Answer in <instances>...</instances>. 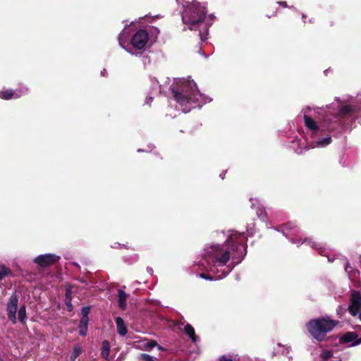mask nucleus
<instances>
[{"label": "nucleus", "instance_id": "3", "mask_svg": "<svg viewBox=\"0 0 361 361\" xmlns=\"http://www.w3.org/2000/svg\"><path fill=\"white\" fill-rule=\"evenodd\" d=\"M174 100L180 106L181 111L186 114L196 107H202L212 101L209 97L202 94L197 84L190 78H176L170 86Z\"/></svg>", "mask_w": 361, "mask_h": 361}, {"label": "nucleus", "instance_id": "49", "mask_svg": "<svg viewBox=\"0 0 361 361\" xmlns=\"http://www.w3.org/2000/svg\"><path fill=\"white\" fill-rule=\"evenodd\" d=\"M310 23H314V20L313 19H310Z\"/></svg>", "mask_w": 361, "mask_h": 361}, {"label": "nucleus", "instance_id": "9", "mask_svg": "<svg viewBox=\"0 0 361 361\" xmlns=\"http://www.w3.org/2000/svg\"><path fill=\"white\" fill-rule=\"evenodd\" d=\"M250 202L251 203L250 207L255 210V213L261 222L266 225L271 224L269 221L267 212L265 210L264 205L262 200L257 197H250Z\"/></svg>", "mask_w": 361, "mask_h": 361}, {"label": "nucleus", "instance_id": "23", "mask_svg": "<svg viewBox=\"0 0 361 361\" xmlns=\"http://www.w3.org/2000/svg\"><path fill=\"white\" fill-rule=\"evenodd\" d=\"M18 319L20 322L25 323L26 319V309L25 305L21 306L18 310Z\"/></svg>", "mask_w": 361, "mask_h": 361}, {"label": "nucleus", "instance_id": "40", "mask_svg": "<svg viewBox=\"0 0 361 361\" xmlns=\"http://www.w3.org/2000/svg\"><path fill=\"white\" fill-rule=\"evenodd\" d=\"M349 268H351L350 266H349V264L347 263L345 266V271L347 272H350V271L348 270Z\"/></svg>", "mask_w": 361, "mask_h": 361}, {"label": "nucleus", "instance_id": "8", "mask_svg": "<svg viewBox=\"0 0 361 361\" xmlns=\"http://www.w3.org/2000/svg\"><path fill=\"white\" fill-rule=\"evenodd\" d=\"M130 37V28H128L127 26H126L123 29V30L121 32V33L119 34L118 37V44L120 45V47L132 56H141L142 52L134 51V50H133L132 48L130 47V45L129 44L130 42H128Z\"/></svg>", "mask_w": 361, "mask_h": 361}, {"label": "nucleus", "instance_id": "18", "mask_svg": "<svg viewBox=\"0 0 361 361\" xmlns=\"http://www.w3.org/2000/svg\"><path fill=\"white\" fill-rule=\"evenodd\" d=\"M184 330L185 334L189 336L193 343H196L197 341V336L195 335V329L190 324H186L184 327Z\"/></svg>", "mask_w": 361, "mask_h": 361}, {"label": "nucleus", "instance_id": "15", "mask_svg": "<svg viewBox=\"0 0 361 361\" xmlns=\"http://www.w3.org/2000/svg\"><path fill=\"white\" fill-rule=\"evenodd\" d=\"M149 94H157L161 93V85L155 77L150 76Z\"/></svg>", "mask_w": 361, "mask_h": 361}, {"label": "nucleus", "instance_id": "2", "mask_svg": "<svg viewBox=\"0 0 361 361\" xmlns=\"http://www.w3.org/2000/svg\"><path fill=\"white\" fill-rule=\"evenodd\" d=\"M247 238L244 232L232 231L226 243L205 248L202 265L206 264L207 268L215 276L212 277L201 274L200 276L208 280H220L226 277L245 256Z\"/></svg>", "mask_w": 361, "mask_h": 361}, {"label": "nucleus", "instance_id": "32", "mask_svg": "<svg viewBox=\"0 0 361 361\" xmlns=\"http://www.w3.org/2000/svg\"><path fill=\"white\" fill-rule=\"evenodd\" d=\"M319 253H320L322 255H323V256H326V257L328 258L329 262H333V260H334V259H330V258H329V255H327V252H326V251L325 250H321L319 251Z\"/></svg>", "mask_w": 361, "mask_h": 361}, {"label": "nucleus", "instance_id": "39", "mask_svg": "<svg viewBox=\"0 0 361 361\" xmlns=\"http://www.w3.org/2000/svg\"><path fill=\"white\" fill-rule=\"evenodd\" d=\"M199 53H200V54H201L202 56H204L205 59H207V58H208V56H207V55H206L205 54H204V53L202 52V51L201 50V49H200Z\"/></svg>", "mask_w": 361, "mask_h": 361}, {"label": "nucleus", "instance_id": "19", "mask_svg": "<svg viewBox=\"0 0 361 361\" xmlns=\"http://www.w3.org/2000/svg\"><path fill=\"white\" fill-rule=\"evenodd\" d=\"M110 352V345L109 341H104L102 342L101 355L105 360H107Z\"/></svg>", "mask_w": 361, "mask_h": 361}, {"label": "nucleus", "instance_id": "29", "mask_svg": "<svg viewBox=\"0 0 361 361\" xmlns=\"http://www.w3.org/2000/svg\"><path fill=\"white\" fill-rule=\"evenodd\" d=\"M154 145L153 144H149L148 146H147V149H137V152H151L154 148Z\"/></svg>", "mask_w": 361, "mask_h": 361}, {"label": "nucleus", "instance_id": "43", "mask_svg": "<svg viewBox=\"0 0 361 361\" xmlns=\"http://www.w3.org/2000/svg\"><path fill=\"white\" fill-rule=\"evenodd\" d=\"M306 17H307L306 15L302 14V18L303 19L304 23H305V19L306 18Z\"/></svg>", "mask_w": 361, "mask_h": 361}, {"label": "nucleus", "instance_id": "4", "mask_svg": "<svg viewBox=\"0 0 361 361\" xmlns=\"http://www.w3.org/2000/svg\"><path fill=\"white\" fill-rule=\"evenodd\" d=\"M336 104L341 117V123L336 126V131L354 128L356 127V122L361 124V91L355 97L343 95Z\"/></svg>", "mask_w": 361, "mask_h": 361}, {"label": "nucleus", "instance_id": "46", "mask_svg": "<svg viewBox=\"0 0 361 361\" xmlns=\"http://www.w3.org/2000/svg\"><path fill=\"white\" fill-rule=\"evenodd\" d=\"M224 173H221L220 174V177L221 178V179H224Z\"/></svg>", "mask_w": 361, "mask_h": 361}, {"label": "nucleus", "instance_id": "22", "mask_svg": "<svg viewBox=\"0 0 361 361\" xmlns=\"http://www.w3.org/2000/svg\"><path fill=\"white\" fill-rule=\"evenodd\" d=\"M89 320H86L85 323L82 322V319H80L79 326V334L81 336H85L87 334V326Z\"/></svg>", "mask_w": 361, "mask_h": 361}, {"label": "nucleus", "instance_id": "45", "mask_svg": "<svg viewBox=\"0 0 361 361\" xmlns=\"http://www.w3.org/2000/svg\"><path fill=\"white\" fill-rule=\"evenodd\" d=\"M288 8H290V9H293L294 11H296V8L294 6H289Z\"/></svg>", "mask_w": 361, "mask_h": 361}, {"label": "nucleus", "instance_id": "17", "mask_svg": "<svg viewBox=\"0 0 361 361\" xmlns=\"http://www.w3.org/2000/svg\"><path fill=\"white\" fill-rule=\"evenodd\" d=\"M128 295L122 290H118V305L122 310L126 307Z\"/></svg>", "mask_w": 361, "mask_h": 361}, {"label": "nucleus", "instance_id": "47", "mask_svg": "<svg viewBox=\"0 0 361 361\" xmlns=\"http://www.w3.org/2000/svg\"><path fill=\"white\" fill-rule=\"evenodd\" d=\"M2 93H3V90H0V98L2 99Z\"/></svg>", "mask_w": 361, "mask_h": 361}, {"label": "nucleus", "instance_id": "52", "mask_svg": "<svg viewBox=\"0 0 361 361\" xmlns=\"http://www.w3.org/2000/svg\"><path fill=\"white\" fill-rule=\"evenodd\" d=\"M180 0H176V2H177L178 4H180Z\"/></svg>", "mask_w": 361, "mask_h": 361}, {"label": "nucleus", "instance_id": "27", "mask_svg": "<svg viewBox=\"0 0 361 361\" xmlns=\"http://www.w3.org/2000/svg\"><path fill=\"white\" fill-rule=\"evenodd\" d=\"M9 273L8 269L4 266H0V281L6 276Z\"/></svg>", "mask_w": 361, "mask_h": 361}, {"label": "nucleus", "instance_id": "7", "mask_svg": "<svg viewBox=\"0 0 361 361\" xmlns=\"http://www.w3.org/2000/svg\"><path fill=\"white\" fill-rule=\"evenodd\" d=\"M149 33L143 29L138 30L130 37L129 44L134 51H140L143 50L148 42Z\"/></svg>", "mask_w": 361, "mask_h": 361}, {"label": "nucleus", "instance_id": "10", "mask_svg": "<svg viewBox=\"0 0 361 361\" xmlns=\"http://www.w3.org/2000/svg\"><path fill=\"white\" fill-rule=\"evenodd\" d=\"M361 308V292L357 290L351 291L350 305L348 307V311L352 316L358 314Z\"/></svg>", "mask_w": 361, "mask_h": 361}, {"label": "nucleus", "instance_id": "35", "mask_svg": "<svg viewBox=\"0 0 361 361\" xmlns=\"http://www.w3.org/2000/svg\"><path fill=\"white\" fill-rule=\"evenodd\" d=\"M111 247H113V248H118V247L122 248V247H126V246L125 245H123V244H120V243H114V245H112Z\"/></svg>", "mask_w": 361, "mask_h": 361}, {"label": "nucleus", "instance_id": "25", "mask_svg": "<svg viewBox=\"0 0 361 361\" xmlns=\"http://www.w3.org/2000/svg\"><path fill=\"white\" fill-rule=\"evenodd\" d=\"M333 355V352L329 350H323L320 354V357L323 361L327 360L329 358L331 357Z\"/></svg>", "mask_w": 361, "mask_h": 361}, {"label": "nucleus", "instance_id": "38", "mask_svg": "<svg viewBox=\"0 0 361 361\" xmlns=\"http://www.w3.org/2000/svg\"><path fill=\"white\" fill-rule=\"evenodd\" d=\"M277 4L284 8L288 7L286 1H277Z\"/></svg>", "mask_w": 361, "mask_h": 361}, {"label": "nucleus", "instance_id": "16", "mask_svg": "<svg viewBox=\"0 0 361 361\" xmlns=\"http://www.w3.org/2000/svg\"><path fill=\"white\" fill-rule=\"evenodd\" d=\"M116 324L118 334H120L122 336H126L127 334V329L125 325L123 319L121 317H118L116 319Z\"/></svg>", "mask_w": 361, "mask_h": 361}, {"label": "nucleus", "instance_id": "5", "mask_svg": "<svg viewBox=\"0 0 361 361\" xmlns=\"http://www.w3.org/2000/svg\"><path fill=\"white\" fill-rule=\"evenodd\" d=\"M183 23L190 30H199L207 13V3L197 0L182 3L180 11Z\"/></svg>", "mask_w": 361, "mask_h": 361}, {"label": "nucleus", "instance_id": "1", "mask_svg": "<svg viewBox=\"0 0 361 361\" xmlns=\"http://www.w3.org/2000/svg\"><path fill=\"white\" fill-rule=\"evenodd\" d=\"M340 99L341 97H338L326 107L313 108L315 118L307 115L312 109L311 107L306 106L302 109L304 123L307 130L306 143L303 146L298 135L293 136L288 142L290 148L294 152L301 154L310 149L324 148L332 142V136L352 130L353 128H345L339 132L336 131V126L340 124L341 121L338 108L336 104Z\"/></svg>", "mask_w": 361, "mask_h": 361}, {"label": "nucleus", "instance_id": "53", "mask_svg": "<svg viewBox=\"0 0 361 361\" xmlns=\"http://www.w3.org/2000/svg\"><path fill=\"white\" fill-rule=\"evenodd\" d=\"M290 227H286L287 230H290Z\"/></svg>", "mask_w": 361, "mask_h": 361}, {"label": "nucleus", "instance_id": "28", "mask_svg": "<svg viewBox=\"0 0 361 361\" xmlns=\"http://www.w3.org/2000/svg\"><path fill=\"white\" fill-rule=\"evenodd\" d=\"M140 52H142V55L140 56L139 57H142V62L144 64H146L147 63H150V59L149 57V56L146 55V54H144V51H140Z\"/></svg>", "mask_w": 361, "mask_h": 361}, {"label": "nucleus", "instance_id": "31", "mask_svg": "<svg viewBox=\"0 0 361 361\" xmlns=\"http://www.w3.org/2000/svg\"><path fill=\"white\" fill-rule=\"evenodd\" d=\"M141 356L145 361H154V358L147 354H142Z\"/></svg>", "mask_w": 361, "mask_h": 361}, {"label": "nucleus", "instance_id": "42", "mask_svg": "<svg viewBox=\"0 0 361 361\" xmlns=\"http://www.w3.org/2000/svg\"><path fill=\"white\" fill-rule=\"evenodd\" d=\"M106 70H105V69H104L102 71H101V75H102V76H105V75H106Z\"/></svg>", "mask_w": 361, "mask_h": 361}, {"label": "nucleus", "instance_id": "54", "mask_svg": "<svg viewBox=\"0 0 361 361\" xmlns=\"http://www.w3.org/2000/svg\"><path fill=\"white\" fill-rule=\"evenodd\" d=\"M338 361H341V360H338Z\"/></svg>", "mask_w": 361, "mask_h": 361}, {"label": "nucleus", "instance_id": "36", "mask_svg": "<svg viewBox=\"0 0 361 361\" xmlns=\"http://www.w3.org/2000/svg\"><path fill=\"white\" fill-rule=\"evenodd\" d=\"M305 242L307 243L308 245L312 247H315L317 245L316 243L312 241L311 240H305Z\"/></svg>", "mask_w": 361, "mask_h": 361}, {"label": "nucleus", "instance_id": "41", "mask_svg": "<svg viewBox=\"0 0 361 361\" xmlns=\"http://www.w3.org/2000/svg\"><path fill=\"white\" fill-rule=\"evenodd\" d=\"M147 271L150 275H152L153 273V269L150 267H147Z\"/></svg>", "mask_w": 361, "mask_h": 361}, {"label": "nucleus", "instance_id": "13", "mask_svg": "<svg viewBox=\"0 0 361 361\" xmlns=\"http://www.w3.org/2000/svg\"><path fill=\"white\" fill-rule=\"evenodd\" d=\"M59 259L60 257L54 254H44L35 257L34 262L40 267H46L57 262Z\"/></svg>", "mask_w": 361, "mask_h": 361}, {"label": "nucleus", "instance_id": "21", "mask_svg": "<svg viewBox=\"0 0 361 361\" xmlns=\"http://www.w3.org/2000/svg\"><path fill=\"white\" fill-rule=\"evenodd\" d=\"M14 91L16 92V99H18L27 94L28 93L29 88L26 85H23L19 88L14 90Z\"/></svg>", "mask_w": 361, "mask_h": 361}, {"label": "nucleus", "instance_id": "26", "mask_svg": "<svg viewBox=\"0 0 361 361\" xmlns=\"http://www.w3.org/2000/svg\"><path fill=\"white\" fill-rule=\"evenodd\" d=\"M81 353L80 347H75L71 356V361H75Z\"/></svg>", "mask_w": 361, "mask_h": 361}, {"label": "nucleus", "instance_id": "6", "mask_svg": "<svg viewBox=\"0 0 361 361\" xmlns=\"http://www.w3.org/2000/svg\"><path fill=\"white\" fill-rule=\"evenodd\" d=\"M338 324L329 317H324L310 320L307 324L310 334L317 341H322L328 332L331 331Z\"/></svg>", "mask_w": 361, "mask_h": 361}, {"label": "nucleus", "instance_id": "33", "mask_svg": "<svg viewBox=\"0 0 361 361\" xmlns=\"http://www.w3.org/2000/svg\"><path fill=\"white\" fill-rule=\"evenodd\" d=\"M157 345V343L154 341L149 342L147 343V349L151 350L152 349L155 345Z\"/></svg>", "mask_w": 361, "mask_h": 361}, {"label": "nucleus", "instance_id": "14", "mask_svg": "<svg viewBox=\"0 0 361 361\" xmlns=\"http://www.w3.org/2000/svg\"><path fill=\"white\" fill-rule=\"evenodd\" d=\"M359 339L357 334L355 332L351 331L341 336L339 341L342 344H347L348 346H355L360 344L357 343Z\"/></svg>", "mask_w": 361, "mask_h": 361}, {"label": "nucleus", "instance_id": "51", "mask_svg": "<svg viewBox=\"0 0 361 361\" xmlns=\"http://www.w3.org/2000/svg\"><path fill=\"white\" fill-rule=\"evenodd\" d=\"M137 256H135V257H134V259H135V260H137Z\"/></svg>", "mask_w": 361, "mask_h": 361}, {"label": "nucleus", "instance_id": "34", "mask_svg": "<svg viewBox=\"0 0 361 361\" xmlns=\"http://www.w3.org/2000/svg\"><path fill=\"white\" fill-rule=\"evenodd\" d=\"M151 32L157 35L159 33V30L157 27L153 26L151 27Z\"/></svg>", "mask_w": 361, "mask_h": 361}, {"label": "nucleus", "instance_id": "20", "mask_svg": "<svg viewBox=\"0 0 361 361\" xmlns=\"http://www.w3.org/2000/svg\"><path fill=\"white\" fill-rule=\"evenodd\" d=\"M2 99L4 100H10L11 99H16V92L14 90L12 89H7L5 90H3L2 93Z\"/></svg>", "mask_w": 361, "mask_h": 361}, {"label": "nucleus", "instance_id": "24", "mask_svg": "<svg viewBox=\"0 0 361 361\" xmlns=\"http://www.w3.org/2000/svg\"><path fill=\"white\" fill-rule=\"evenodd\" d=\"M90 307H84L82 308V310H81V314H82V318L81 319H82V322L85 323V322H86V320H89V318H88V315L90 314Z\"/></svg>", "mask_w": 361, "mask_h": 361}, {"label": "nucleus", "instance_id": "50", "mask_svg": "<svg viewBox=\"0 0 361 361\" xmlns=\"http://www.w3.org/2000/svg\"><path fill=\"white\" fill-rule=\"evenodd\" d=\"M357 343H361V338L359 339V341Z\"/></svg>", "mask_w": 361, "mask_h": 361}, {"label": "nucleus", "instance_id": "12", "mask_svg": "<svg viewBox=\"0 0 361 361\" xmlns=\"http://www.w3.org/2000/svg\"><path fill=\"white\" fill-rule=\"evenodd\" d=\"M18 298L16 294L12 295L7 303L8 317L13 324L16 322V311L18 307Z\"/></svg>", "mask_w": 361, "mask_h": 361}, {"label": "nucleus", "instance_id": "37", "mask_svg": "<svg viewBox=\"0 0 361 361\" xmlns=\"http://www.w3.org/2000/svg\"><path fill=\"white\" fill-rule=\"evenodd\" d=\"M219 361H233L230 357L222 356L219 358Z\"/></svg>", "mask_w": 361, "mask_h": 361}, {"label": "nucleus", "instance_id": "48", "mask_svg": "<svg viewBox=\"0 0 361 361\" xmlns=\"http://www.w3.org/2000/svg\"><path fill=\"white\" fill-rule=\"evenodd\" d=\"M329 71V69L325 70V71H324V73L326 75V74H327V73H328Z\"/></svg>", "mask_w": 361, "mask_h": 361}, {"label": "nucleus", "instance_id": "11", "mask_svg": "<svg viewBox=\"0 0 361 361\" xmlns=\"http://www.w3.org/2000/svg\"><path fill=\"white\" fill-rule=\"evenodd\" d=\"M215 18L216 17L213 13L209 14L207 17L206 16L203 25H202L200 29H199L198 35L201 42H204L208 39L209 27L212 26V22Z\"/></svg>", "mask_w": 361, "mask_h": 361}, {"label": "nucleus", "instance_id": "44", "mask_svg": "<svg viewBox=\"0 0 361 361\" xmlns=\"http://www.w3.org/2000/svg\"><path fill=\"white\" fill-rule=\"evenodd\" d=\"M358 314H359V319L361 321V308L360 309Z\"/></svg>", "mask_w": 361, "mask_h": 361}, {"label": "nucleus", "instance_id": "30", "mask_svg": "<svg viewBox=\"0 0 361 361\" xmlns=\"http://www.w3.org/2000/svg\"><path fill=\"white\" fill-rule=\"evenodd\" d=\"M152 101H153V97L152 96V94H149V95L146 97L145 104H147V105L150 106Z\"/></svg>", "mask_w": 361, "mask_h": 361}]
</instances>
